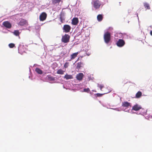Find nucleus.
<instances>
[{
  "instance_id": "4",
  "label": "nucleus",
  "mask_w": 152,
  "mask_h": 152,
  "mask_svg": "<svg viewBox=\"0 0 152 152\" xmlns=\"http://www.w3.org/2000/svg\"><path fill=\"white\" fill-rule=\"evenodd\" d=\"M47 14L45 12H42L40 15L39 17V20L40 21H43L46 18Z\"/></svg>"
},
{
  "instance_id": "29",
  "label": "nucleus",
  "mask_w": 152,
  "mask_h": 152,
  "mask_svg": "<svg viewBox=\"0 0 152 152\" xmlns=\"http://www.w3.org/2000/svg\"><path fill=\"white\" fill-rule=\"evenodd\" d=\"M150 34L152 36V31H150Z\"/></svg>"
},
{
  "instance_id": "6",
  "label": "nucleus",
  "mask_w": 152,
  "mask_h": 152,
  "mask_svg": "<svg viewBox=\"0 0 152 152\" xmlns=\"http://www.w3.org/2000/svg\"><path fill=\"white\" fill-rule=\"evenodd\" d=\"M71 28L68 25H64L63 28L64 31L66 33H68L70 31Z\"/></svg>"
},
{
  "instance_id": "11",
  "label": "nucleus",
  "mask_w": 152,
  "mask_h": 152,
  "mask_svg": "<svg viewBox=\"0 0 152 152\" xmlns=\"http://www.w3.org/2000/svg\"><path fill=\"white\" fill-rule=\"evenodd\" d=\"M83 76V73H80L77 75L76 78L77 80H81L82 79Z\"/></svg>"
},
{
  "instance_id": "12",
  "label": "nucleus",
  "mask_w": 152,
  "mask_h": 152,
  "mask_svg": "<svg viewBox=\"0 0 152 152\" xmlns=\"http://www.w3.org/2000/svg\"><path fill=\"white\" fill-rule=\"evenodd\" d=\"M27 22L26 20L24 19H22L20 22L18 24L21 26H23L27 24Z\"/></svg>"
},
{
  "instance_id": "13",
  "label": "nucleus",
  "mask_w": 152,
  "mask_h": 152,
  "mask_svg": "<svg viewBox=\"0 0 152 152\" xmlns=\"http://www.w3.org/2000/svg\"><path fill=\"white\" fill-rule=\"evenodd\" d=\"M122 106L128 107L129 106H131L130 103L127 102H123Z\"/></svg>"
},
{
  "instance_id": "8",
  "label": "nucleus",
  "mask_w": 152,
  "mask_h": 152,
  "mask_svg": "<svg viewBox=\"0 0 152 152\" xmlns=\"http://www.w3.org/2000/svg\"><path fill=\"white\" fill-rule=\"evenodd\" d=\"M142 108L138 104L134 105L132 108V110L135 111H138Z\"/></svg>"
},
{
  "instance_id": "15",
  "label": "nucleus",
  "mask_w": 152,
  "mask_h": 152,
  "mask_svg": "<svg viewBox=\"0 0 152 152\" xmlns=\"http://www.w3.org/2000/svg\"><path fill=\"white\" fill-rule=\"evenodd\" d=\"M64 78L66 79V80H68L69 79H72L73 77L72 75L66 74L65 75L64 77Z\"/></svg>"
},
{
  "instance_id": "16",
  "label": "nucleus",
  "mask_w": 152,
  "mask_h": 152,
  "mask_svg": "<svg viewBox=\"0 0 152 152\" xmlns=\"http://www.w3.org/2000/svg\"><path fill=\"white\" fill-rule=\"evenodd\" d=\"M46 77L49 81H53L55 80V77H53L50 75H47Z\"/></svg>"
},
{
  "instance_id": "14",
  "label": "nucleus",
  "mask_w": 152,
  "mask_h": 152,
  "mask_svg": "<svg viewBox=\"0 0 152 152\" xmlns=\"http://www.w3.org/2000/svg\"><path fill=\"white\" fill-rule=\"evenodd\" d=\"M78 54V52L75 53H73L71 55V59L69 61H71V60L75 58L77 56Z\"/></svg>"
},
{
  "instance_id": "20",
  "label": "nucleus",
  "mask_w": 152,
  "mask_h": 152,
  "mask_svg": "<svg viewBox=\"0 0 152 152\" xmlns=\"http://www.w3.org/2000/svg\"><path fill=\"white\" fill-rule=\"evenodd\" d=\"M64 72L65 71H64L62 70L61 69H58L57 70V73L58 74L63 75L64 74Z\"/></svg>"
},
{
  "instance_id": "3",
  "label": "nucleus",
  "mask_w": 152,
  "mask_h": 152,
  "mask_svg": "<svg viewBox=\"0 0 152 152\" xmlns=\"http://www.w3.org/2000/svg\"><path fill=\"white\" fill-rule=\"evenodd\" d=\"M70 38V36L67 34H65L63 36H62L61 41L62 42L64 43H67L69 42Z\"/></svg>"
},
{
  "instance_id": "2",
  "label": "nucleus",
  "mask_w": 152,
  "mask_h": 152,
  "mask_svg": "<svg viewBox=\"0 0 152 152\" xmlns=\"http://www.w3.org/2000/svg\"><path fill=\"white\" fill-rule=\"evenodd\" d=\"M93 7L95 9H98L102 5V2L99 0H95L91 2Z\"/></svg>"
},
{
  "instance_id": "25",
  "label": "nucleus",
  "mask_w": 152,
  "mask_h": 152,
  "mask_svg": "<svg viewBox=\"0 0 152 152\" xmlns=\"http://www.w3.org/2000/svg\"><path fill=\"white\" fill-rule=\"evenodd\" d=\"M90 90L89 88H84L83 89V91L87 93H88L89 91H90Z\"/></svg>"
},
{
  "instance_id": "22",
  "label": "nucleus",
  "mask_w": 152,
  "mask_h": 152,
  "mask_svg": "<svg viewBox=\"0 0 152 152\" xmlns=\"http://www.w3.org/2000/svg\"><path fill=\"white\" fill-rule=\"evenodd\" d=\"M142 93L140 91H138L136 94V97L137 98H139L142 96Z\"/></svg>"
},
{
  "instance_id": "1",
  "label": "nucleus",
  "mask_w": 152,
  "mask_h": 152,
  "mask_svg": "<svg viewBox=\"0 0 152 152\" xmlns=\"http://www.w3.org/2000/svg\"><path fill=\"white\" fill-rule=\"evenodd\" d=\"M104 39L105 42L108 44L111 40V35L110 33L107 31L105 33L104 35Z\"/></svg>"
},
{
  "instance_id": "18",
  "label": "nucleus",
  "mask_w": 152,
  "mask_h": 152,
  "mask_svg": "<svg viewBox=\"0 0 152 152\" xmlns=\"http://www.w3.org/2000/svg\"><path fill=\"white\" fill-rule=\"evenodd\" d=\"M35 71L39 74L41 75L43 73L42 70L39 68H36L35 69Z\"/></svg>"
},
{
  "instance_id": "17",
  "label": "nucleus",
  "mask_w": 152,
  "mask_h": 152,
  "mask_svg": "<svg viewBox=\"0 0 152 152\" xmlns=\"http://www.w3.org/2000/svg\"><path fill=\"white\" fill-rule=\"evenodd\" d=\"M97 20L99 21H102V20L103 19V17L102 16V15L101 14H99L98 15L97 17Z\"/></svg>"
},
{
  "instance_id": "30",
  "label": "nucleus",
  "mask_w": 152,
  "mask_h": 152,
  "mask_svg": "<svg viewBox=\"0 0 152 152\" xmlns=\"http://www.w3.org/2000/svg\"><path fill=\"white\" fill-rule=\"evenodd\" d=\"M60 19H61V21H62V18H61V17H60Z\"/></svg>"
},
{
  "instance_id": "23",
  "label": "nucleus",
  "mask_w": 152,
  "mask_h": 152,
  "mask_svg": "<svg viewBox=\"0 0 152 152\" xmlns=\"http://www.w3.org/2000/svg\"><path fill=\"white\" fill-rule=\"evenodd\" d=\"M61 0H52V2L54 4L59 3Z\"/></svg>"
},
{
  "instance_id": "10",
  "label": "nucleus",
  "mask_w": 152,
  "mask_h": 152,
  "mask_svg": "<svg viewBox=\"0 0 152 152\" xmlns=\"http://www.w3.org/2000/svg\"><path fill=\"white\" fill-rule=\"evenodd\" d=\"M77 66L76 67V69L79 70L80 69H81V68L83 67V62H78L77 64Z\"/></svg>"
},
{
  "instance_id": "26",
  "label": "nucleus",
  "mask_w": 152,
  "mask_h": 152,
  "mask_svg": "<svg viewBox=\"0 0 152 152\" xmlns=\"http://www.w3.org/2000/svg\"><path fill=\"white\" fill-rule=\"evenodd\" d=\"M104 94H106V93H104L103 94H99V93H97V94H96V96H97V97H101V96H102Z\"/></svg>"
},
{
  "instance_id": "24",
  "label": "nucleus",
  "mask_w": 152,
  "mask_h": 152,
  "mask_svg": "<svg viewBox=\"0 0 152 152\" xmlns=\"http://www.w3.org/2000/svg\"><path fill=\"white\" fill-rule=\"evenodd\" d=\"M9 46L10 48H12L15 46V45L14 44L12 43H10L9 44Z\"/></svg>"
},
{
  "instance_id": "9",
  "label": "nucleus",
  "mask_w": 152,
  "mask_h": 152,
  "mask_svg": "<svg viewBox=\"0 0 152 152\" xmlns=\"http://www.w3.org/2000/svg\"><path fill=\"white\" fill-rule=\"evenodd\" d=\"M78 22V18H74L72 20V23L74 25H76L77 24Z\"/></svg>"
},
{
  "instance_id": "5",
  "label": "nucleus",
  "mask_w": 152,
  "mask_h": 152,
  "mask_svg": "<svg viewBox=\"0 0 152 152\" xmlns=\"http://www.w3.org/2000/svg\"><path fill=\"white\" fill-rule=\"evenodd\" d=\"M125 44L124 40L122 39H119L116 43L117 45L120 47L123 46Z\"/></svg>"
},
{
  "instance_id": "7",
  "label": "nucleus",
  "mask_w": 152,
  "mask_h": 152,
  "mask_svg": "<svg viewBox=\"0 0 152 152\" xmlns=\"http://www.w3.org/2000/svg\"><path fill=\"white\" fill-rule=\"evenodd\" d=\"M3 25L8 28H10L12 27V25L8 21H5L3 23Z\"/></svg>"
},
{
  "instance_id": "27",
  "label": "nucleus",
  "mask_w": 152,
  "mask_h": 152,
  "mask_svg": "<svg viewBox=\"0 0 152 152\" xmlns=\"http://www.w3.org/2000/svg\"><path fill=\"white\" fill-rule=\"evenodd\" d=\"M69 65V63L68 62H66L64 65V67L65 68H66L68 67Z\"/></svg>"
},
{
  "instance_id": "28",
  "label": "nucleus",
  "mask_w": 152,
  "mask_h": 152,
  "mask_svg": "<svg viewBox=\"0 0 152 152\" xmlns=\"http://www.w3.org/2000/svg\"><path fill=\"white\" fill-rule=\"evenodd\" d=\"M98 87H99L101 91H102V89L104 87V86L103 85H98Z\"/></svg>"
},
{
  "instance_id": "19",
  "label": "nucleus",
  "mask_w": 152,
  "mask_h": 152,
  "mask_svg": "<svg viewBox=\"0 0 152 152\" xmlns=\"http://www.w3.org/2000/svg\"><path fill=\"white\" fill-rule=\"evenodd\" d=\"M143 4L144 7L145 8H146V9L150 10V7L148 3L146 2H145Z\"/></svg>"
},
{
  "instance_id": "21",
  "label": "nucleus",
  "mask_w": 152,
  "mask_h": 152,
  "mask_svg": "<svg viewBox=\"0 0 152 152\" xmlns=\"http://www.w3.org/2000/svg\"><path fill=\"white\" fill-rule=\"evenodd\" d=\"M13 33L14 35L17 36H19L20 35V32L18 30H15L13 32Z\"/></svg>"
}]
</instances>
